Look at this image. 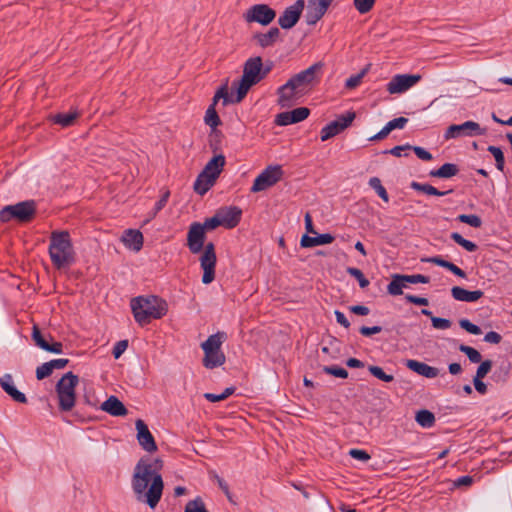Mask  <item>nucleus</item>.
Wrapping results in <instances>:
<instances>
[{
	"mask_svg": "<svg viewBox=\"0 0 512 512\" xmlns=\"http://www.w3.org/2000/svg\"><path fill=\"white\" fill-rule=\"evenodd\" d=\"M162 466L160 459L152 460L144 457L138 461L133 471L131 486L135 497L139 502L148 504L151 509L157 506L162 496L164 488L160 474Z\"/></svg>",
	"mask_w": 512,
	"mask_h": 512,
	"instance_id": "nucleus-1",
	"label": "nucleus"
},
{
	"mask_svg": "<svg viewBox=\"0 0 512 512\" xmlns=\"http://www.w3.org/2000/svg\"><path fill=\"white\" fill-rule=\"evenodd\" d=\"M205 230L199 222L190 225L187 233V247L192 254H198L203 250L200 257V265L203 269L202 282L210 284L215 279L216 253L212 242L205 244Z\"/></svg>",
	"mask_w": 512,
	"mask_h": 512,
	"instance_id": "nucleus-2",
	"label": "nucleus"
},
{
	"mask_svg": "<svg viewBox=\"0 0 512 512\" xmlns=\"http://www.w3.org/2000/svg\"><path fill=\"white\" fill-rule=\"evenodd\" d=\"M48 252L53 266L57 269L73 264L75 251L69 232L58 230L51 232Z\"/></svg>",
	"mask_w": 512,
	"mask_h": 512,
	"instance_id": "nucleus-3",
	"label": "nucleus"
},
{
	"mask_svg": "<svg viewBox=\"0 0 512 512\" xmlns=\"http://www.w3.org/2000/svg\"><path fill=\"white\" fill-rule=\"evenodd\" d=\"M131 309L138 324L144 326L151 319H160L168 311L167 303L157 296H139L131 300Z\"/></svg>",
	"mask_w": 512,
	"mask_h": 512,
	"instance_id": "nucleus-4",
	"label": "nucleus"
},
{
	"mask_svg": "<svg viewBox=\"0 0 512 512\" xmlns=\"http://www.w3.org/2000/svg\"><path fill=\"white\" fill-rule=\"evenodd\" d=\"M262 67V59L259 56L249 58L245 62L241 79L233 83V87H236L235 102H241L249 89L266 75V71L262 72Z\"/></svg>",
	"mask_w": 512,
	"mask_h": 512,
	"instance_id": "nucleus-5",
	"label": "nucleus"
},
{
	"mask_svg": "<svg viewBox=\"0 0 512 512\" xmlns=\"http://www.w3.org/2000/svg\"><path fill=\"white\" fill-rule=\"evenodd\" d=\"M79 383V378L72 372H67L56 384V392L59 400V409L61 411H71L75 406L76 393L75 388Z\"/></svg>",
	"mask_w": 512,
	"mask_h": 512,
	"instance_id": "nucleus-6",
	"label": "nucleus"
},
{
	"mask_svg": "<svg viewBox=\"0 0 512 512\" xmlns=\"http://www.w3.org/2000/svg\"><path fill=\"white\" fill-rule=\"evenodd\" d=\"M225 339V334L218 332L210 335L206 341L201 344L204 351L203 365L208 369L219 367L225 363V355L221 351V345Z\"/></svg>",
	"mask_w": 512,
	"mask_h": 512,
	"instance_id": "nucleus-7",
	"label": "nucleus"
},
{
	"mask_svg": "<svg viewBox=\"0 0 512 512\" xmlns=\"http://www.w3.org/2000/svg\"><path fill=\"white\" fill-rule=\"evenodd\" d=\"M36 213L35 202L32 200L23 201L14 205H7L0 210V220L9 222L16 220L18 222H29Z\"/></svg>",
	"mask_w": 512,
	"mask_h": 512,
	"instance_id": "nucleus-8",
	"label": "nucleus"
},
{
	"mask_svg": "<svg viewBox=\"0 0 512 512\" xmlns=\"http://www.w3.org/2000/svg\"><path fill=\"white\" fill-rule=\"evenodd\" d=\"M284 175L280 165H269L254 180L252 193L264 191L278 183Z\"/></svg>",
	"mask_w": 512,
	"mask_h": 512,
	"instance_id": "nucleus-9",
	"label": "nucleus"
},
{
	"mask_svg": "<svg viewBox=\"0 0 512 512\" xmlns=\"http://www.w3.org/2000/svg\"><path fill=\"white\" fill-rule=\"evenodd\" d=\"M276 17L274 9L267 4H255L251 6L244 14V19L248 23H259L263 26L269 25Z\"/></svg>",
	"mask_w": 512,
	"mask_h": 512,
	"instance_id": "nucleus-10",
	"label": "nucleus"
},
{
	"mask_svg": "<svg viewBox=\"0 0 512 512\" xmlns=\"http://www.w3.org/2000/svg\"><path fill=\"white\" fill-rule=\"evenodd\" d=\"M485 130L480 127L477 122L466 121L462 124L450 125L445 132V139H453L461 136H478L483 135Z\"/></svg>",
	"mask_w": 512,
	"mask_h": 512,
	"instance_id": "nucleus-11",
	"label": "nucleus"
},
{
	"mask_svg": "<svg viewBox=\"0 0 512 512\" xmlns=\"http://www.w3.org/2000/svg\"><path fill=\"white\" fill-rule=\"evenodd\" d=\"M354 119V112H347L346 114L339 116L336 120L330 122L322 128L321 140L327 141L328 139L338 135L347 127H349Z\"/></svg>",
	"mask_w": 512,
	"mask_h": 512,
	"instance_id": "nucleus-12",
	"label": "nucleus"
},
{
	"mask_svg": "<svg viewBox=\"0 0 512 512\" xmlns=\"http://www.w3.org/2000/svg\"><path fill=\"white\" fill-rule=\"evenodd\" d=\"M421 80L419 74H397L387 84V91L390 94H401L409 90Z\"/></svg>",
	"mask_w": 512,
	"mask_h": 512,
	"instance_id": "nucleus-13",
	"label": "nucleus"
},
{
	"mask_svg": "<svg viewBox=\"0 0 512 512\" xmlns=\"http://www.w3.org/2000/svg\"><path fill=\"white\" fill-rule=\"evenodd\" d=\"M304 0H297L293 5L287 7L278 19L282 29H291L299 21L303 12Z\"/></svg>",
	"mask_w": 512,
	"mask_h": 512,
	"instance_id": "nucleus-14",
	"label": "nucleus"
},
{
	"mask_svg": "<svg viewBox=\"0 0 512 512\" xmlns=\"http://www.w3.org/2000/svg\"><path fill=\"white\" fill-rule=\"evenodd\" d=\"M32 340L34 341L35 345L42 350L54 354H61L63 352V344L58 341H53V338L51 335H48L51 342L41 333V330L39 327L34 324L32 327V334H31Z\"/></svg>",
	"mask_w": 512,
	"mask_h": 512,
	"instance_id": "nucleus-15",
	"label": "nucleus"
},
{
	"mask_svg": "<svg viewBox=\"0 0 512 512\" xmlns=\"http://www.w3.org/2000/svg\"><path fill=\"white\" fill-rule=\"evenodd\" d=\"M302 91L289 79L278 89V104L282 108L291 107L301 96Z\"/></svg>",
	"mask_w": 512,
	"mask_h": 512,
	"instance_id": "nucleus-16",
	"label": "nucleus"
},
{
	"mask_svg": "<svg viewBox=\"0 0 512 512\" xmlns=\"http://www.w3.org/2000/svg\"><path fill=\"white\" fill-rule=\"evenodd\" d=\"M135 427L137 430V440L139 445L148 453L157 451V445L154 437L149 431L146 423L143 420L138 419L135 422Z\"/></svg>",
	"mask_w": 512,
	"mask_h": 512,
	"instance_id": "nucleus-17",
	"label": "nucleus"
},
{
	"mask_svg": "<svg viewBox=\"0 0 512 512\" xmlns=\"http://www.w3.org/2000/svg\"><path fill=\"white\" fill-rule=\"evenodd\" d=\"M330 4L328 0H309L306 21L309 25L316 24L327 12Z\"/></svg>",
	"mask_w": 512,
	"mask_h": 512,
	"instance_id": "nucleus-18",
	"label": "nucleus"
},
{
	"mask_svg": "<svg viewBox=\"0 0 512 512\" xmlns=\"http://www.w3.org/2000/svg\"><path fill=\"white\" fill-rule=\"evenodd\" d=\"M204 122L206 125H208L211 128V134H210V142H211V148L213 151L217 150V146L213 143V140L216 142L219 141V138L221 136L220 131H218L216 128L221 124V120L216 112V109L214 108V104H211L208 109L206 110Z\"/></svg>",
	"mask_w": 512,
	"mask_h": 512,
	"instance_id": "nucleus-19",
	"label": "nucleus"
},
{
	"mask_svg": "<svg viewBox=\"0 0 512 512\" xmlns=\"http://www.w3.org/2000/svg\"><path fill=\"white\" fill-rule=\"evenodd\" d=\"M222 226L231 229L238 225L241 219L242 211L236 206L225 207L217 211Z\"/></svg>",
	"mask_w": 512,
	"mask_h": 512,
	"instance_id": "nucleus-20",
	"label": "nucleus"
},
{
	"mask_svg": "<svg viewBox=\"0 0 512 512\" xmlns=\"http://www.w3.org/2000/svg\"><path fill=\"white\" fill-rule=\"evenodd\" d=\"M320 68L321 64L315 63L306 70L301 71L300 73L293 76L290 80L298 87V89L303 91L305 86L313 82L316 72L320 70Z\"/></svg>",
	"mask_w": 512,
	"mask_h": 512,
	"instance_id": "nucleus-21",
	"label": "nucleus"
},
{
	"mask_svg": "<svg viewBox=\"0 0 512 512\" xmlns=\"http://www.w3.org/2000/svg\"><path fill=\"white\" fill-rule=\"evenodd\" d=\"M225 157L222 154L215 155L208 163L205 165L201 174L206 175L212 180H217L219 175L221 174L224 166H225Z\"/></svg>",
	"mask_w": 512,
	"mask_h": 512,
	"instance_id": "nucleus-22",
	"label": "nucleus"
},
{
	"mask_svg": "<svg viewBox=\"0 0 512 512\" xmlns=\"http://www.w3.org/2000/svg\"><path fill=\"white\" fill-rule=\"evenodd\" d=\"M0 386L2 389L16 402L27 403V398L24 393L16 389L11 374H4L0 378Z\"/></svg>",
	"mask_w": 512,
	"mask_h": 512,
	"instance_id": "nucleus-23",
	"label": "nucleus"
},
{
	"mask_svg": "<svg viewBox=\"0 0 512 512\" xmlns=\"http://www.w3.org/2000/svg\"><path fill=\"white\" fill-rule=\"evenodd\" d=\"M121 241L128 249L138 252L143 246V235L139 230L127 229L124 231Z\"/></svg>",
	"mask_w": 512,
	"mask_h": 512,
	"instance_id": "nucleus-24",
	"label": "nucleus"
},
{
	"mask_svg": "<svg viewBox=\"0 0 512 512\" xmlns=\"http://www.w3.org/2000/svg\"><path fill=\"white\" fill-rule=\"evenodd\" d=\"M406 367L413 372L430 379L436 378L439 375V370L437 368L417 360H407Z\"/></svg>",
	"mask_w": 512,
	"mask_h": 512,
	"instance_id": "nucleus-25",
	"label": "nucleus"
},
{
	"mask_svg": "<svg viewBox=\"0 0 512 512\" xmlns=\"http://www.w3.org/2000/svg\"><path fill=\"white\" fill-rule=\"evenodd\" d=\"M100 408L112 416H125L128 413L124 404L116 396H110Z\"/></svg>",
	"mask_w": 512,
	"mask_h": 512,
	"instance_id": "nucleus-26",
	"label": "nucleus"
},
{
	"mask_svg": "<svg viewBox=\"0 0 512 512\" xmlns=\"http://www.w3.org/2000/svg\"><path fill=\"white\" fill-rule=\"evenodd\" d=\"M483 291L481 290H474V291H468L462 287L454 286L451 289V295L452 297L461 302H476L483 296Z\"/></svg>",
	"mask_w": 512,
	"mask_h": 512,
	"instance_id": "nucleus-27",
	"label": "nucleus"
},
{
	"mask_svg": "<svg viewBox=\"0 0 512 512\" xmlns=\"http://www.w3.org/2000/svg\"><path fill=\"white\" fill-rule=\"evenodd\" d=\"M280 30L277 27H272L266 33H258L254 35V40L257 45L262 48L273 46L274 43L279 39Z\"/></svg>",
	"mask_w": 512,
	"mask_h": 512,
	"instance_id": "nucleus-28",
	"label": "nucleus"
},
{
	"mask_svg": "<svg viewBox=\"0 0 512 512\" xmlns=\"http://www.w3.org/2000/svg\"><path fill=\"white\" fill-rule=\"evenodd\" d=\"M334 241V237L329 234H320L316 237H311L307 234L303 235L300 241V245L304 248L315 247L319 245L330 244Z\"/></svg>",
	"mask_w": 512,
	"mask_h": 512,
	"instance_id": "nucleus-29",
	"label": "nucleus"
},
{
	"mask_svg": "<svg viewBox=\"0 0 512 512\" xmlns=\"http://www.w3.org/2000/svg\"><path fill=\"white\" fill-rule=\"evenodd\" d=\"M404 278V274H393L391 282L387 285V293L391 296L402 295L403 289L408 287V283Z\"/></svg>",
	"mask_w": 512,
	"mask_h": 512,
	"instance_id": "nucleus-30",
	"label": "nucleus"
},
{
	"mask_svg": "<svg viewBox=\"0 0 512 512\" xmlns=\"http://www.w3.org/2000/svg\"><path fill=\"white\" fill-rule=\"evenodd\" d=\"M459 172L456 164L445 163L437 170H431L429 175L436 178H451Z\"/></svg>",
	"mask_w": 512,
	"mask_h": 512,
	"instance_id": "nucleus-31",
	"label": "nucleus"
},
{
	"mask_svg": "<svg viewBox=\"0 0 512 512\" xmlns=\"http://www.w3.org/2000/svg\"><path fill=\"white\" fill-rule=\"evenodd\" d=\"M215 182V180H212L206 175L200 173L194 182V190L199 195H204L214 185Z\"/></svg>",
	"mask_w": 512,
	"mask_h": 512,
	"instance_id": "nucleus-32",
	"label": "nucleus"
},
{
	"mask_svg": "<svg viewBox=\"0 0 512 512\" xmlns=\"http://www.w3.org/2000/svg\"><path fill=\"white\" fill-rule=\"evenodd\" d=\"M411 188H413L416 191H420V192H423V193H425L427 195H433V196H444V195H446V194L451 192V190H449V191H439L438 189H436L435 187H433L430 184H421V183H418V182H412L411 183Z\"/></svg>",
	"mask_w": 512,
	"mask_h": 512,
	"instance_id": "nucleus-33",
	"label": "nucleus"
},
{
	"mask_svg": "<svg viewBox=\"0 0 512 512\" xmlns=\"http://www.w3.org/2000/svg\"><path fill=\"white\" fill-rule=\"evenodd\" d=\"M415 419H416V422L424 428H430L435 423L434 414L432 412H430L429 410H425V409L418 411Z\"/></svg>",
	"mask_w": 512,
	"mask_h": 512,
	"instance_id": "nucleus-34",
	"label": "nucleus"
},
{
	"mask_svg": "<svg viewBox=\"0 0 512 512\" xmlns=\"http://www.w3.org/2000/svg\"><path fill=\"white\" fill-rule=\"evenodd\" d=\"M78 117L76 112H69L64 114H57L53 117V121L63 127L72 125L74 120Z\"/></svg>",
	"mask_w": 512,
	"mask_h": 512,
	"instance_id": "nucleus-35",
	"label": "nucleus"
},
{
	"mask_svg": "<svg viewBox=\"0 0 512 512\" xmlns=\"http://www.w3.org/2000/svg\"><path fill=\"white\" fill-rule=\"evenodd\" d=\"M369 185L371 188H373L376 191V193L378 194V196L381 199H383L385 202L389 201L388 193H387L386 189L384 188V186L382 185L381 180L379 178H377V177L370 178Z\"/></svg>",
	"mask_w": 512,
	"mask_h": 512,
	"instance_id": "nucleus-36",
	"label": "nucleus"
},
{
	"mask_svg": "<svg viewBox=\"0 0 512 512\" xmlns=\"http://www.w3.org/2000/svg\"><path fill=\"white\" fill-rule=\"evenodd\" d=\"M220 99H223V105H227L228 103H236L235 102V98H233L232 96H230L228 94V90H227V86H222L214 95L213 97V102L212 104H214V107L216 106V104L218 103V101Z\"/></svg>",
	"mask_w": 512,
	"mask_h": 512,
	"instance_id": "nucleus-37",
	"label": "nucleus"
},
{
	"mask_svg": "<svg viewBox=\"0 0 512 512\" xmlns=\"http://www.w3.org/2000/svg\"><path fill=\"white\" fill-rule=\"evenodd\" d=\"M169 196H170V192L168 190H166L162 194L161 198L156 202L153 210L151 212H149L147 222L150 221L151 219L155 218V216L166 206Z\"/></svg>",
	"mask_w": 512,
	"mask_h": 512,
	"instance_id": "nucleus-38",
	"label": "nucleus"
},
{
	"mask_svg": "<svg viewBox=\"0 0 512 512\" xmlns=\"http://www.w3.org/2000/svg\"><path fill=\"white\" fill-rule=\"evenodd\" d=\"M487 150L493 155L496 162V168L503 172L504 171V165H505V159L504 154L500 147L496 146H489Z\"/></svg>",
	"mask_w": 512,
	"mask_h": 512,
	"instance_id": "nucleus-39",
	"label": "nucleus"
},
{
	"mask_svg": "<svg viewBox=\"0 0 512 512\" xmlns=\"http://www.w3.org/2000/svg\"><path fill=\"white\" fill-rule=\"evenodd\" d=\"M459 350L462 353L466 354L468 359L472 363H479L482 360V356H481L480 352L478 350H476L475 348H473V347L461 344L459 346Z\"/></svg>",
	"mask_w": 512,
	"mask_h": 512,
	"instance_id": "nucleus-40",
	"label": "nucleus"
},
{
	"mask_svg": "<svg viewBox=\"0 0 512 512\" xmlns=\"http://www.w3.org/2000/svg\"><path fill=\"white\" fill-rule=\"evenodd\" d=\"M368 370L374 377L383 382L389 383L394 380V376L392 374L385 373L384 370L379 366L370 365Z\"/></svg>",
	"mask_w": 512,
	"mask_h": 512,
	"instance_id": "nucleus-41",
	"label": "nucleus"
},
{
	"mask_svg": "<svg viewBox=\"0 0 512 512\" xmlns=\"http://www.w3.org/2000/svg\"><path fill=\"white\" fill-rule=\"evenodd\" d=\"M461 223L468 224L474 228H479L482 225V220L478 215L475 214H461L457 217Z\"/></svg>",
	"mask_w": 512,
	"mask_h": 512,
	"instance_id": "nucleus-42",
	"label": "nucleus"
},
{
	"mask_svg": "<svg viewBox=\"0 0 512 512\" xmlns=\"http://www.w3.org/2000/svg\"><path fill=\"white\" fill-rule=\"evenodd\" d=\"M346 271L349 275L357 279L361 288H366L369 285V280L364 276L360 269L355 267H348Z\"/></svg>",
	"mask_w": 512,
	"mask_h": 512,
	"instance_id": "nucleus-43",
	"label": "nucleus"
},
{
	"mask_svg": "<svg viewBox=\"0 0 512 512\" xmlns=\"http://www.w3.org/2000/svg\"><path fill=\"white\" fill-rule=\"evenodd\" d=\"M289 113L291 116V121L294 124L305 120L309 116L310 110L306 107H299L292 111H289Z\"/></svg>",
	"mask_w": 512,
	"mask_h": 512,
	"instance_id": "nucleus-44",
	"label": "nucleus"
},
{
	"mask_svg": "<svg viewBox=\"0 0 512 512\" xmlns=\"http://www.w3.org/2000/svg\"><path fill=\"white\" fill-rule=\"evenodd\" d=\"M184 512H208L203 501L200 498L189 501L185 506Z\"/></svg>",
	"mask_w": 512,
	"mask_h": 512,
	"instance_id": "nucleus-45",
	"label": "nucleus"
},
{
	"mask_svg": "<svg viewBox=\"0 0 512 512\" xmlns=\"http://www.w3.org/2000/svg\"><path fill=\"white\" fill-rule=\"evenodd\" d=\"M323 371L326 374L332 375L334 377L345 379L348 377V372L346 369L339 366H325L323 367Z\"/></svg>",
	"mask_w": 512,
	"mask_h": 512,
	"instance_id": "nucleus-46",
	"label": "nucleus"
},
{
	"mask_svg": "<svg viewBox=\"0 0 512 512\" xmlns=\"http://www.w3.org/2000/svg\"><path fill=\"white\" fill-rule=\"evenodd\" d=\"M374 4L375 0H354V6L360 14L368 13Z\"/></svg>",
	"mask_w": 512,
	"mask_h": 512,
	"instance_id": "nucleus-47",
	"label": "nucleus"
},
{
	"mask_svg": "<svg viewBox=\"0 0 512 512\" xmlns=\"http://www.w3.org/2000/svg\"><path fill=\"white\" fill-rule=\"evenodd\" d=\"M459 325L470 334L479 335L482 333L480 327L471 323L468 319H460Z\"/></svg>",
	"mask_w": 512,
	"mask_h": 512,
	"instance_id": "nucleus-48",
	"label": "nucleus"
},
{
	"mask_svg": "<svg viewBox=\"0 0 512 512\" xmlns=\"http://www.w3.org/2000/svg\"><path fill=\"white\" fill-rule=\"evenodd\" d=\"M366 72H367V69H364L360 73L349 77L345 83L346 88H348V89L356 88L361 83Z\"/></svg>",
	"mask_w": 512,
	"mask_h": 512,
	"instance_id": "nucleus-49",
	"label": "nucleus"
},
{
	"mask_svg": "<svg viewBox=\"0 0 512 512\" xmlns=\"http://www.w3.org/2000/svg\"><path fill=\"white\" fill-rule=\"evenodd\" d=\"M52 369L49 362H45L36 368V378L43 380L52 374Z\"/></svg>",
	"mask_w": 512,
	"mask_h": 512,
	"instance_id": "nucleus-50",
	"label": "nucleus"
},
{
	"mask_svg": "<svg viewBox=\"0 0 512 512\" xmlns=\"http://www.w3.org/2000/svg\"><path fill=\"white\" fill-rule=\"evenodd\" d=\"M431 322H432V326L435 329H440V330L449 329L452 325V322L449 319L435 317V316H431Z\"/></svg>",
	"mask_w": 512,
	"mask_h": 512,
	"instance_id": "nucleus-51",
	"label": "nucleus"
},
{
	"mask_svg": "<svg viewBox=\"0 0 512 512\" xmlns=\"http://www.w3.org/2000/svg\"><path fill=\"white\" fill-rule=\"evenodd\" d=\"M491 368H492L491 360L482 361L477 368L475 377L484 378L490 372Z\"/></svg>",
	"mask_w": 512,
	"mask_h": 512,
	"instance_id": "nucleus-52",
	"label": "nucleus"
},
{
	"mask_svg": "<svg viewBox=\"0 0 512 512\" xmlns=\"http://www.w3.org/2000/svg\"><path fill=\"white\" fill-rule=\"evenodd\" d=\"M204 227V230H213L217 228L218 226H222L220 217L218 213H216L213 217L208 218L204 221L203 224H201Z\"/></svg>",
	"mask_w": 512,
	"mask_h": 512,
	"instance_id": "nucleus-53",
	"label": "nucleus"
},
{
	"mask_svg": "<svg viewBox=\"0 0 512 512\" xmlns=\"http://www.w3.org/2000/svg\"><path fill=\"white\" fill-rule=\"evenodd\" d=\"M408 123V119L405 117H398L391 121H389L386 126L387 129L391 132L394 129H403L405 125Z\"/></svg>",
	"mask_w": 512,
	"mask_h": 512,
	"instance_id": "nucleus-54",
	"label": "nucleus"
},
{
	"mask_svg": "<svg viewBox=\"0 0 512 512\" xmlns=\"http://www.w3.org/2000/svg\"><path fill=\"white\" fill-rule=\"evenodd\" d=\"M404 279L408 284H417V283L426 284L429 282V277L422 275V274L405 275Z\"/></svg>",
	"mask_w": 512,
	"mask_h": 512,
	"instance_id": "nucleus-55",
	"label": "nucleus"
},
{
	"mask_svg": "<svg viewBox=\"0 0 512 512\" xmlns=\"http://www.w3.org/2000/svg\"><path fill=\"white\" fill-rule=\"evenodd\" d=\"M349 455L353 459L360 460L363 462H367L371 458V456L365 450H360V449H351L349 451Z\"/></svg>",
	"mask_w": 512,
	"mask_h": 512,
	"instance_id": "nucleus-56",
	"label": "nucleus"
},
{
	"mask_svg": "<svg viewBox=\"0 0 512 512\" xmlns=\"http://www.w3.org/2000/svg\"><path fill=\"white\" fill-rule=\"evenodd\" d=\"M128 347V341L127 340H121V341H118L114 348H113V356L115 359H118L120 358V356L125 352V350L127 349Z\"/></svg>",
	"mask_w": 512,
	"mask_h": 512,
	"instance_id": "nucleus-57",
	"label": "nucleus"
},
{
	"mask_svg": "<svg viewBox=\"0 0 512 512\" xmlns=\"http://www.w3.org/2000/svg\"><path fill=\"white\" fill-rule=\"evenodd\" d=\"M275 123L279 126H287L293 124L289 111L279 113L276 116Z\"/></svg>",
	"mask_w": 512,
	"mask_h": 512,
	"instance_id": "nucleus-58",
	"label": "nucleus"
},
{
	"mask_svg": "<svg viewBox=\"0 0 512 512\" xmlns=\"http://www.w3.org/2000/svg\"><path fill=\"white\" fill-rule=\"evenodd\" d=\"M414 153L416 154V156L421 159V160H424V161H430L432 160V154L430 152H428L427 150H425L424 148L422 147H419V146H412V148Z\"/></svg>",
	"mask_w": 512,
	"mask_h": 512,
	"instance_id": "nucleus-59",
	"label": "nucleus"
},
{
	"mask_svg": "<svg viewBox=\"0 0 512 512\" xmlns=\"http://www.w3.org/2000/svg\"><path fill=\"white\" fill-rule=\"evenodd\" d=\"M405 299L407 302L416 304V305L427 306L429 304V301L427 298L419 297V296H415V295H411V294H407L405 296Z\"/></svg>",
	"mask_w": 512,
	"mask_h": 512,
	"instance_id": "nucleus-60",
	"label": "nucleus"
},
{
	"mask_svg": "<svg viewBox=\"0 0 512 512\" xmlns=\"http://www.w3.org/2000/svg\"><path fill=\"white\" fill-rule=\"evenodd\" d=\"M422 261L433 263V264H436V265L441 266L446 269H449V266L452 263V262L442 259L439 256L429 257V258L423 259Z\"/></svg>",
	"mask_w": 512,
	"mask_h": 512,
	"instance_id": "nucleus-61",
	"label": "nucleus"
},
{
	"mask_svg": "<svg viewBox=\"0 0 512 512\" xmlns=\"http://www.w3.org/2000/svg\"><path fill=\"white\" fill-rule=\"evenodd\" d=\"M501 340V335L495 331H490L484 336V341L491 344H499Z\"/></svg>",
	"mask_w": 512,
	"mask_h": 512,
	"instance_id": "nucleus-62",
	"label": "nucleus"
},
{
	"mask_svg": "<svg viewBox=\"0 0 512 512\" xmlns=\"http://www.w3.org/2000/svg\"><path fill=\"white\" fill-rule=\"evenodd\" d=\"M68 363H69V360L64 359V358L53 359V360L49 361L52 371H54L55 369H57V370L63 369L68 365Z\"/></svg>",
	"mask_w": 512,
	"mask_h": 512,
	"instance_id": "nucleus-63",
	"label": "nucleus"
},
{
	"mask_svg": "<svg viewBox=\"0 0 512 512\" xmlns=\"http://www.w3.org/2000/svg\"><path fill=\"white\" fill-rule=\"evenodd\" d=\"M381 331H382V327H380V326H373V327L362 326L360 328V333L363 336H371L373 334L380 333Z\"/></svg>",
	"mask_w": 512,
	"mask_h": 512,
	"instance_id": "nucleus-64",
	"label": "nucleus"
}]
</instances>
